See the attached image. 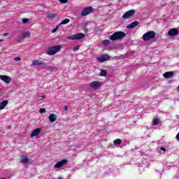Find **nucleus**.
Segmentation results:
<instances>
[{
    "instance_id": "1",
    "label": "nucleus",
    "mask_w": 179,
    "mask_h": 179,
    "mask_svg": "<svg viewBox=\"0 0 179 179\" xmlns=\"http://www.w3.org/2000/svg\"><path fill=\"white\" fill-rule=\"evenodd\" d=\"M126 34L125 32L118 31L115 33H113L110 36V40L111 41H117L118 40H122L125 37Z\"/></svg>"
},
{
    "instance_id": "2",
    "label": "nucleus",
    "mask_w": 179,
    "mask_h": 179,
    "mask_svg": "<svg viewBox=\"0 0 179 179\" xmlns=\"http://www.w3.org/2000/svg\"><path fill=\"white\" fill-rule=\"evenodd\" d=\"M61 48H62V46L59 45L49 47L47 50V54L48 55H55L57 52H59L61 51Z\"/></svg>"
},
{
    "instance_id": "3",
    "label": "nucleus",
    "mask_w": 179,
    "mask_h": 179,
    "mask_svg": "<svg viewBox=\"0 0 179 179\" xmlns=\"http://www.w3.org/2000/svg\"><path fill=\"white\" fill-rule=\"evenodd\" d=\"M155 37H156V32L149 31L143 35V41H149L150 40H153Z\"/></svg>"
},
{
    "instance_id": "4",
    "label": "nucleus",
    "mask_w": 179,
    "mask_h": 179,
    "mask_svg": "<svg viewBox=\"0 0 179 179\" xmlns=\"http://www.w3.org/2000/svg\"><path fill=\"white\" fill-rule=\"evenodd\" d=\"M135 10H129L127 11L122 16V19H124V20H127V19H131V17H134V15H135Z\"/></svg>"
},
{
    "instance_id": "5",
    "label": "nucleus",
    "mask_w": 179,
    "mask_h": 179,
    "mask_svg": "<svg viewBox=\"0 0 179 179\" xmlns=\"http://www.w3.org/2000/svg\"><path fill=\"white\" fill-rule=\"evenodd\" d=\"M82 38H85V34L83 33L69 36V40H82Z\"/></svg>"
},
{
    "instance_id": "6",
    "label": "nucleus",
    "mask_w": 179,
    "mask_h": 179,
    "mask_svg": "<svg viewBox=\"0 0 179 179\" xmlns=\"http://www.w3.org/2000/svg\"><path fill=\"white\" fill-rule=\"evenodd\" d=\"M93 12V7H86L81 12V16H87V15H90Z\"/></svg>"
},
{
    "instance_id": "7",
    "label": "nucleus",
    "mask_w": 179,
    "mask_h": 179,
    "mask_svg": "<svg viewBox=\"0 0 179 179\" xmlns=\"http://www.w3.org/2000/svg\"><path fill=\"white\" fill-rule=\"evenodd\" d=\"M20 162L23 164H29L30 163V158L27 155L22 154L20 157Z\"/></svg>"
},
{
    "instance_id": "8",
    "label": "nucleus",
    "mask_w": 179,
    "mask_h": 179,
    "mask_svg": "<svg viewBox=\"0 0 179 179\" xmlns=\"http://www.w3.org/2000/svg\"><path fill=\"white\" fill-rule=\"evenodd\" d=\"M110 60V56L107 54L102 55L100 57L97 58L99 62H106V61Z\"/></svg>"
},
{
    "instance_id": "9",
    "label": "nucleus",
    "mask_w": 179,
    "mask_h": 179,
    "mask_svg": "<svg viewBox=\"0 0 179 179\" xmlns=\"http://www.w3.org/2000/svg\"><path fill=\"white\" fill-rule=\"evenodd\" d=\"M0 79L7 84H9L10 82H12V78L9 77L8 76L0 75Z\"/></svg>"
},
{
    "instance_id": "10",
    "label": "nucleus",
    "mask_w": 179,
    "mask_h": 179,
    "mask_svg": "<svg viewBox=\"0 0 179 179\" xmlns=\"http://www.w3.org/2000/svg\"><path fill=\"white\" fill-rule=\"evenodd\" d=\"M68 164V159H63L62 161H59L55 165V169H59L60 167H62L63 166H65V164Z\"/></svg>"
},
{
    "instance_id": "11",
    "label": "nucleus",
    "mask_w": 179,
    "mask_h": 179,
    "mask_svg": "<svg viewBox=\"0 0 179 179\" xmlns=\"http://www.w3.org/2000/svg\"><path fill=\"white\" fill-rule=\"evenodd\" d=\"M178 34V29L172 28L168 31V36L176 37Z\"/></svg>"
},
{
    "instance_id": "12",
    "label": "nucleus",
    "mask_w": 179,
    "mask_h": 179,
    "mask_svg": "<svg viewBox=\"0 0 179 179\" xmlns=\"http://www.w3.org/2000/svg\"><path fill=\"white\" fill-rule=\"evenodd\" d=\"M100 86H101V83L99 81H94L90 83V87H92V89H99Z\"/></svg>"
},
{
    "instance_id": "13",
    "label": "nucleus",
    "mask_w": 179,
    "mask_h": 179,
    "mask_svg": "<svg viewBox=\"0 0 179 179\" xmlns=\"http://www.w3.org/2000/svg\"><path fill=\"white\" fill-rule=\"evenodd\" d=\"M32 65L34 66H45L46 64L44 63V62L41 61V60H34Z\"/></svg>"
},
{
    "instance_id": "14",
    "label": "nucleus",
    "mask_w": 179,
    "mask_h": 179,
    "mask_svg": "<svg viewBox=\"0 0 179 179\" xmlns=\"http://www.w3.org/2000/svg\"><path fill=\"white\" fill-rule=\"evenodd\" d=\"M30 32L29 31H26V32H24L22 34H21L20 36H19V39L20 40H24V38H30Z\"/></svg>"
},
{
    "instance_id": "15",
    "label": "nucleus",
    "mask_w": 179,
    "mask_h": 179,
    "mask_svg": "<svg viewBox=\"0 0 179 179\" xmlns=\"http://www.w3.org/2000/svg\"><path fill=\"white\" fill-rule=\"evenodd\" d=\"M41 132V128L40 127L34 129V131H32L31 134V138H33L34 136H38Z\"/></svg>"
},
{
    "instance_id": "16",
    "label": "nucleus",
    "mask_w": 179,
    "mask_h": 179,
    "mask_svg": "<svg viewBox=\"0 0 179 179\" xmlns=\"http://www.w3.org/2000/svg\"><path fill=\"white\" fill-rule=\"evenodd\" d=\"M139 24V22L138 21H134L133 22H131V24H129V25H127V28L128 29H135V27H136V26H138Z\"/></svg>"
},
{
    "instance_id": "17",
    "label": "nucleus",
    "mask_w": 179,
    "mask_h": 179,
    "mask_svg": "<svg viewBox=\"0 0 179 179\" xmlns=\"http://www.w3.org/2000/svg\"><path fill=\"white\" fill-rule=\"evenodd\" d=\"M164 78H166V79L169 78H171L174 76V72L173 71H168L163 74Z\"/></svg>"
},
{
    "instance_id": "18",
    "label": "nucleus",
    "mask_w": 179,
    "mask_h": 179,
    "mask_svg": "<svg viewBox=\"0 0 179 179\" xmlns=\"http://www.w3.org/2000/svg\"><path fill=\"white\" fill-rule=\"evenodd\" d=\"M49 121L50 122H55V121H57V115L55 114H50L49 115Z\"/></svg>"
},
{
    "instance_id": "19",
    "label": "nucleus",
    "mask_w": 179,
    "mask_h": 179,
    "mask_svg": "<svg viewBox=\"0 0 179 179\" xmlns=\"http://www.w3.org/2000/svg\"><path fill=\"white\" fill-rule=\"evenodd\" d=\"M8 100H4L1 103H0V110H3L6 106H8Z\"/></svg>"
},
{
    "instance_id": "20",
    "label": "nucleus",
    "mask_w": 179,
    "mask_h": 179,
    "mask_svg": "<svg viewBox=\"0 0 179 179\" xmlns=\"http://www.w3.org/2000/svg\"><path fill=\"white\" fill-rule=\"evenodd\" d=\"M69 22H71V20L66 18L59 23V26H61L62 24H68V23H69Z\"/></svg>"
},
{
    "instance_id": "21",
    "label": "nucleus",
    "mask_w": 179,
    "mask_h": 179,
    "mask_svg": "<svg viewBox=\"0 0 179 179\" xmlns=\"http://www.w3.org/2000/svg\"><path fill=\"white\" fill-rule=\"evenodd\" d=\"M48 19H55L57 17V14L49 13L47 15Z\"/></svg>"
},
{
    "instance_id": "22",
    "label": "nucleus",
    "mask_w": 179,
    "mask_h": 179,
    "mask_svg": "<svg viewBox=\"0 0 179 179\" xmlns=\"http://www.w3.org/2000/svg\"><path fill=\"white\" fill-rule=\"evenodd\" d=\"M152 124L154 125H159V124H160V119L159 118H155L152 120Z\"/></svg>"
},
{
    "instance_id": "23",
    "label": "nucleus",
    "mask_w": 179,
    "mask_h": 179,
    "mask_svg": "<svg viewBox=\"0 0 179 179\" xmlns=\"http://www.w3.org/2000/svg\"><path fill=\"white\" fill-rule=\"evenodd\" d=\"M45 98V96L44 95H41V96L38 95V99H36V102L38 103V101H41L44 100Z\"/></svg>"
},
{
    "instance_id": "24",
    "label": "nucleus",
    "mask_w": 179,
    "mask_h": 179,
    "mask_svg": "<svg viewBox=\"0 0 179 179\" xmlns=\"http://www.w3.org/2000/svg\"><path fill=\"white\" fill-rule=\"evenodd\" d=\"M114 145H121L122 143V140L117 138L113 141Z\"/></svg>"
},
{
    "instance_id": "25",
    "label": "nucleus",
    "mask_w": 179,
    "mask_h": 179,
    "mask_svg": "<svg viewBox=\"0 0 179 179\" xmlns=\"http://www.w3.org/2000/svg\"><path fill=\"white\" fill-rule=\"evenodd\" d=\"M100 76H107V71H106V70L104 69H101V72L99 73Z\"/></svg>"
},
{
    "instance_id": "26",
    "label": "nucleus",
    "mask_w": 179,
    "mask_h": 179,
    "mask_svg": "<svg viewBox=\"0 0 179 179\" xmlns=\"http://www.w3.org/2000/svg\"><path fill=\"white\" fill-rule=\"evenodd\" d=\"M102 44L103 45H110V44H111V41L109 40H104L102 41Z\"/></svg>"
},
{
    "instance_id": "27",
    "label": "nucleus",
    "mask_w": 179,
    "mask_h": 179,
    "mask_svg": "<svg viewBox=\"0 0 179 179\" xmlns=\"http://www.w3.org/2000/svg\"><path fill=\"white\" fill-rule=\"evenodd\" d=\"M58 29H59V24H58L55 29L52 30V33H56Z\"/></svg>"
},
{
    "instance_id": "28",
    "label": "nucleus",
    "mask_w": 179,
    "mask_h": 179,
    "mask_svg": "<svg viewBox=\"0 0 179 179\" xmlns=\"http://www.w3.org/2000/svg\"><path fill=\"white\" fill-rule=\"evenodd\" d=\"M39 113H41V114H43V113H45V108H40Z\"/></svg>"
},
{
    "instance_id": "29",
    "label": "nucleus",
    "mask_w": 179,
    "mask_h": 179,
    "mask_svg": "<svg viewBox=\"0 0 179 179\" xmlns=\"http://www.w3.org/2000/svg\"><path fill=\"white\" fill-rule=\"evenodd\" d=\"M13 61H17V62H19V61H22V58H20V57H15L13 59Z\"/></svg>"
},
{
    "instance_id": "30",
    "label": "nucleus",
    "mask_w": 179,
    "mask_h": 179,
    "mask_svg": "<svg viewBox=\"0 0 179 179\" xmlns=\"http://www.w3.org/2000/svg\"><path fill=\"white\" fill-rule=\"evenodd\" d=\"M61 3H68V0H59Z\"/></svg>"
},
{
    "instance_id": "31",
    "label": "nucleus",
    "mask_w": 179,
    "mask_h": 179,
    "mask_svg": "<svg viewBox=\"0 0 179 179\" xmlns=\"http://www.w3.org/2000/svg\"><path fill=\"white\" fill-rule=\"evenodd\" d=\"M79 48H80L79 45H77L73 48V51H78Z\"/></svg>"
},
{
    "instance_id": "32",
    "label": "nucleus",
    "mask_w": 179,
    "mask_h": 179,
    "mask_svg": "<svg viewBox=\"0 0 179 179\" xmlns=\"http://www.w3.org/2000/svg\"><path fill=\"white\" fill-rule=\"evenodd\" d=\"M28 22H29V19H27V18H23L22 19V22L23 23H28Z\"/></svg>"
},
{
    "instance_id": "33",
    "label": "nucleus",
    "mask_w": 179,
    "mask_h": 179,
    "mask_svg": "<svg viewBox=\"0 0 179 179\" xmlns=\"http://www.w3.org/2000/svg\"><path fill=\"white\" fill-rule=\"evenodd\" d=\"M161 150H162V152H166V148L164 147L161 148Z\"/></svg>"
},
{
    "instance_id": "34",
    "label": "nucleus",
    "mask_w": 179,
    "mask_h": 179,
    "mask_svg": "<svg viewBox=\"0 0 179 179\" xmlns=\"http://www.w3.org/2000/svg\"><path fill=\"white\" fill-rule=\"evenodd\" d=\"M3 36H4V37H7V36H9V34L8 33H4Z\"/></svg>"
},
{
    "instance_id": "35",
    "label": "nucleus",
    "mask_w": 179,
    "mask_h": 179,
    "mask_svg": "<svg viewBox=\"0 0 179 179\" xmlns=\"http://www.w3.org/2000/svg\"><path fill=\"white\" fill-rule=\"evenodd\" d=\"M176 139L178 140V141H179V132L177 134V135H176Z\"/></svg>"
},
{
    "instance_id": "36",
    "label": "nucleus",
    "mask_w": 179,
    "mask_h": 179,
    "mask_svg": "<svg viewBox=\"0 0 179 179\" xmlns=\"http://www.w3.org/2000/svg\"><path fill=\"white\" fill-rule=\"evenodd\" d=\"M64 111H68V106H64Z\"/></svg>"
},
{
    "instance_id": "37",
    "label": "nucleus",
    "mask_w": 179,
    "mask_h": 179,
    "mask_svg": "<svg viewBox=\"0 0 179 179\" xmlns=\"http://www.w3.org/2000/svg\"><path fill=\"white\" fill-rule=\"evenodd\" d=\"M3 41V39H0V43H2Z\"/></svg>"
},
{
    "instance_id": "38",
    "label": "nucleus",
    "mask_w": 179,
    "mask_h": 179,
    "mask_svg": "<svg viewBox=\"0 0 179 179\" xmlns=\"http://www.w3.org/2000/svg\"><path fill=\"white\" fill-rule=\"evenodd\" d=\"M57 179H62V178H61V177H59Z\"/></svg>"
}]
</instances>
